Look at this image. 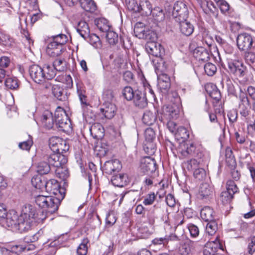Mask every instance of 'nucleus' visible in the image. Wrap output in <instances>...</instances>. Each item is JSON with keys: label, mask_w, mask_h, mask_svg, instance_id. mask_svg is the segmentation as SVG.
<instances>
[{"label": "nucleus", "mask_w": 255, "mask_h": 255, "mask_svg": "<svg viewBox=\"0 0 255 255\" xmlns=\"http://www.w3.org/2000/svg\"><path fill=\"white\" fill-rule=\"evenodd\" d=\"M123 79L128 83H131L133 82V75L130 71H126L123 74Z\"/></svg>", "instance_id": "64"}, {"label": "nucleus", "mask_w": 255, "mask_h": 255, "mask_svg": "<svg viewBox=\"0 0 255 255\" xmlns=\"http://www.w3.org/2000/svg\"><path fill=\"white\" fill-rule=\"evenodd\" d=\"M121 168V162L118 159L107 161L103 167L104 171L108 174H111L114 172L118 171Z\"/></svg>", "instance_id": "14"}, {"label": "nucleus", "mask_w": 255, "mask_h": 255, "mask_svg": "<svg viewBox=\"0 0 255 255\" xmlns=\"http://www.w3.org/2000/svg\"><path fill=\"white\" fill-rule=\"evenodd\" d=\"M88 242H83L80 244L77 250L78 255H86L88 251Z\"/></svg>", "instance_id": "61"}, {"label": "nucleus", "mask_w": 255, "mask_h": 255, "mask_svg": "<svg viewBox=\"0 0 255 255\" xmlns=\"http://www.w3.org/2000/svg\"><path fill=\"white\" fill-rule=\"evenodd\" d=\"M104 128L100 124H95L91 126L90 132L96 137H101L103 133Z\"/></svg>", "instance_id": "45"}, {"label": "nucleus", "mask_w": 255, "mask_h": 255, "mask_svg": "<svg viewBox=\"0 0 255 255\" xmlns=\"http://www.w3.org/2000/svg\"><path fill=\"white\" fill-rule=\"evenodd\" d=\"M177 21L179 23L180 30L183 34L189 36L192 34L194 31V26L190 22L187 21L186 19L179 20Z\"/></svg>", "instance_id": "20"}, {"label": "nucleus", "mask_w": 255, "mask_h": 255, "mask_svg": "<svg viewBox=\"0 0 255 255\" xmlns=\"http://www.w3.org/2000/svg\"><path fill=\"white\" fill-rule=\"evenodd\" d=\"M42 68L44 73L45 81L51 80L55 76L56 71L53 65L46 64L43 65Z\"/></svg>", "instance_id": "31"}, {"label": "nucleus", "mask_w": 255, "mask_h": 255, "mask_svg": "<svg viewBox=\"0 0 255 255\" xmlns=\"http://www.w3.org/2000/svg\"><path fill=\"white\" fill-rule=\"evenodd\" d=\"M145 49L149 54L155 57H160L164 52L160 43L153 41L147 42L145 45Z\"/></svg>", "instance_id": "10"}, {"label": "nucleus", "mask_w": 255, "mask_h": 255, "mask_svg": "<svg viewBox=\"0 0 255 255\" xmlns=\"http://www.w3.org/2000/svg\"><path fill=\"white\" fill-rule=\"evenodd\" d=\"M5 85L8 89H16L18 87L17 80L15 78H7L5 81Z\"/></svg>", "instance_id": "51"}, {"label": "nucleus", "mask_w": 255, "mask_h": 255, "mask_svg": "<svg viewBox=\"0 0 255 255\" xmlns=\"http://www.w3.org/2000/svg\"><path fill=\"white\" fill-rule=\"evenodd\" d=\"M223 240L209 241L205 245L204 250V255H215L218 250L223 251Z\"/></svg>", "instance_id": "6"}, {"label": "nucleus", "mask_w": 255, "mask_h": 255, "mask_svg": "<svg viewBox=\"0 0 255 255\" xmlns=\"http://www.w3.org/2000/svg\"><path fill=\"white\" fill-rule=\"evenodd\" d=\"M51 168L49 164L45 161H41L38 163L36 167V171L39 174L44 175L49 173Z\"/></svg>", "instance_id": "37"}, {"label": "nucleus", "mask_w": 255, "mask_h": 255, "mask_svg": "<svg viewBox=\"0 0 255 255\" xmlns=\"http://www.w3.org/2000/svg\"><path fill=\"white\" fill-rule=\"evenodd\" d=\"M111 182L114 186L122 187L127 185L129 180L127 174L120 173L113 176Z\"/></svg>", "instance_id": "17"}, {"label": "nucleus", "mask_w": 255, "mask_h": 255, "mask_svg": "<svg viewBox=\"0 0 255 255\" xmlns=\"http://www.w3.org/2000/svg\"><path fill=\"white\" fill-rule=\"evenodd\" d=\"M64 115L67 116L65 111L60 107H57L54 113V121L56 125L63 121L64 119Z\"/></svg>", "instance_id": "42"}, {"label": "nucleus", "mask_w": 255, "mask_h": 255, "mask_svg": "<svg viewBox=\"0 0 255 255\" xmlns=\"http://www.w3.org/2000/svg\"><path fill=\"white\" fill-rule=\"evenodd\" d=\"M233 195L231 193L225 191L222 192L221 195V200L223 204H225L229 203L233 198Z\"/></svg>", "instance_id": "60"}, {"label": "nucleus", "mask_w": 255, "mask_h": 255, "mask_svg": "<svg viewBox=\"0 0 255 255\" xmlns=\"http://www.w3.org/2000/svg\"><path fill=\"white\" fill-rule=\"evenodd\" d=\"M155 10L156 9H152V5L149 1H145L142 4L140 3L138 12L142 15L148 16L152 14L153 16H155L157 15Z\"/></svg>", "instance_id": "23"}, {"label": "nucleus", "mask_w": 255, "mask_h": 255, "mask_svg": "<svg viewBox=\"0 0 255 255\" xmlns=\"http://www.w3.org/2000/svg\"><path fill=\"white\" fill-rule=\"evenodd\" d=\"M193 55L198 60L203 61H208L210 57L208 51L202 47L195 48L193 51Z\"/></svg>", "instance_id": "25"}, {"label": "nucleus", "mask_w": 255, "mask_h": 255, "mask_svg": "<svg viewBox=\"0 0 255 255\" xmlns=\"http://www.w3.org/2000/svg\"><path fill=\"white\" fill-rule=\"evenodd\" d=\"M201 7L206 14L209 15L210 16L217 17L218 11L212 1L204 0L202 2Z\"/></svg>", "instance_id": "22"}, {"label": "nucleus", "mask_w": 255, "mask_h": 255, "mask_svg": "<svg viewBox=\"0 0 255 255\" xmlns=\"http://www.w3.org/2000/svg\"><path fill=\"white\" fill-rule=\"evenodd\" d=\"M46 182L42 181L40 177H33L31 179V183L35 188L42 189L45 186Z\"/></svg>", "instance_id": "55"}, {"label": "nucleus", "mask_w": 255, "mask_h": 255, "mask_svg": "<svg viewBox=\"0 0 255 255\" xmlns=\"http://www.w3.org/2000/svg\"><path fill=\"white\" fill-rule=\"evenodd\" d=\"M64 120L63 121L59 123L56 125L60 128V130L66 131L69 130L71 127V123L68 116L64 115Z\"/></svg>", "instance_id": "52"}, {"label": "nucleus", "mask_w": 255, "mask_h": 255, "mask_svg": "<svg viewBox=\"0 0 255 255\" xmlns=\"http://www.w3.org/2000/svg\"><path fill=\"white\" fill-rule=\"evenodd\" d=\"M237 43L240 50L248 51L253 46V37L251 34L246 32L240 33L237 36Z\"/></svg>", "instance_id": "5"}, {"label": "nucleus", "mask_w": 255, "mask_h": 255, "mask_svg": "<svg viewBox=\"0 0 255 255\" xmlns=\"http://www.w3.org/2000/svg\"><path fill=\"white\" fill-rule=\"evenodd\" d=\"M156 196L154 193H150L147 194L143 201L144 205L148 206L152 205L155 201Z\"/></svg>", "instance_id": "62"}, {"label": "nucleus", "mask_w": 255, "mask_h": 255, "mask_svg": "<svg viewBox=\"0 0 255 255\" xmlns=\"http://www.w3.org/2000/svg\"><path fill=\"white\" fill-rule=\"evenodd\" d=\"M158 86L161 91H167L170 88V79L166 74L162 73L158 76Z\"/></svg>", "instance_id": "19"}, {"label": "nucleus", "mask_w": 255, "mask_h": 255, "mask_svg": "<svg viewBox=\"0 0 255 255\" xmlns=\"http://www.w3.org/2000/svg\"><path fill=\"white\" fill-rule=\"evenodd\" d=\"M122 94L126 99L130 101L134 96V91L131 87L126 86L123 90Z\"/></svg>", "instance_id": "50"}, {"label": "nucleus", "mask_w": 255, "mask_h": 255, "mask_svg": "<svg viewBox=\"0 0 255 255\" xmlns=\"http://www.w3.org/2000/svg\"><path fill=\"white\" fill-rule=\"evenodd\" d=\"M196 149L195 145L193 143L189 141L181 143L178 150L181 156L185 158L190 155H195Z\"/></svg>", "instance_id": "12"}, {"label": "nucleus", "mask_w": 255, "mask_h": 255, "mask_svg": "<svg viewBox=\"0 0 255 255\" xmlns=\"http://www.w3.org/2000/svg\"><path fill=\"white\" fill-rule=\"evenodd\" d=\"M87 222L92 228H94L99 227L101 224L99 215L94 213L89 214Z\"/></svg>", "instance_id": "36"}, {"label": "nucleus", "mask_w": 255, "mask_h": 255, "mask_svg": "<svg viewBox=\"0 0 255 255\" xmlns=\"http://www.w3.org/2000/svg\"><path fill=\"white\" fill-rule=\"evenodd\" d=\"M77 94L82 104L87 105L85 87L81 83H76Z\"/></svg>", "instance_id": "33"}, {"label": "nucleus", "mask_w": 255, "mask_h": 255, "mask_svg": "<svg viewBox=\"0 0 255 255\" xmlns=\"http://www.w3.org/2000/svg\"><path fill=\"white\" fill-rule=\"evenodd\" d=\"M41 122L42 125L46 128H52L54 123L52 113L48 110L44 111L42 115Z\"/></svg>", "instance_id": "16"}, {"label": "nucleus", "mask_w": 255, "mask_h": 255, "mask_svg": "<svg viewBox=\"0 0 255 255\" xmlns=\"http://www.w3.org/2000/svg\"><path fill=\"white\" fill-rule=\"evenodd\" d=\"M193 176L197 181H201L206 178L207 173L204 168H198L194 171Z\"/></svg>", "instance_id": "43"}, {"label": "nucleus", "mask_w": 255, "mask_h": 255, "mask_svg": "<svg viewBox=\"0 0 255 255\" xmlns=\"http://www.w3.org/2000/svg\"><path fill=\"white\" fill-rule=\"evenodd\" d=\"M213 189L207 183H202L199 188L198 196L201 199H206L213 194Z\"/></svg>", "instance_id": "18"}, {"label": "nucleus", "mask_w": 255, "mask_h": 255, "mask_svg": "<svg viewBox=\"0 0 255 255\" xmlns=\"http://www.w3.org/2000/svg\"><path fill=\"white\" fill-rule=\"evenodd\" d=\"M117 221V218L113 212L108 213L106 219V223L107 226L111 227L114 225Z\"/></svg>", "instance_id": "58"}, {"label": "nucleus", "mask_w": 255, "mask_h": 255, "mask_svg": "<svg viewBox=\"0 0 255 255\" xmlns=\"http://www.w3.org/2000/svg\"><path fill=\"white\" fill-rule=\"evenodd\" d=\"M97 28L103 32H107L110 30V27L105 19H98L96 21Z\"/></svg>", "instance_id": "44"}, {"label": "nucleus", "mask_w": 255, "mask_h": 255, "mask_svg": "<svg viewBox=\"0 0 255 255\" xmlns=\"http://www.w3.org/2000/svg\"><path fill=\"white\" fill-rule=\"evenodd\" d=\"M63 48L52 41L48 43L46 48V53L51 57H56L60 55Z\"/></svg>", "instance_id": "24"}, {"label": "nucleus", "mask_w": 255, "mask_h": 255, "mask_svg": "<svg viewBox=\"0 0 255 255\" xmlns=\"http://www.w3.org/2000/svg\"><path fill=\"white\" fill-rule=\"evenodd\" d=\"M61 142H63V139L59 137L53 136L49 138V146L53 152H55L58 149L57 148Z\"/></svg>", "instance_id": "39"}, {"label": "nucleus", "mask_w": 255, "mask_h": 255, "mask_svg": "<svg viewBox=\"0 0 255 255\" xmlns=\"http://www.w3.org/2000/svg\"><path fill=\"white\" fill-rule=\"evenodd\" d=\"M188 15V10L186 4L182 1H177L173 7L172 16L176 21L185 20Z\"/></svg>", "instance_id": "4"}, {"label": "nucleus", "mask_w": 255, "mask_h": 255, "mask_svg": "<svg viewBox=\"0 0 255 255\" xmlns=\"http://www.w3.org/2000/svg\"><path fill=\"white\" fill-rule=\"evenodd\" d=\"M226 191L233 195L238 192V188L234 181L229 180L227 182Z\"/></svg>", "instance_id": "56"}, {"label": "nucleus", "mask_w": 255, "mask_h": 255, "mask_svg": "<svg viewBox=\"0 0 255 255\" xmlns=\"http://www.w3.org/2000/svg\"><path fill=\"white\" fill-rule=\"evenodd\" d=\"M241 93L239 96L240 103L239 104V111L241 119L246 122L253 117L254 114H252L251 109V104L248 97L243 92L241 89Z\"/></svg>", "instance_id": "3"}, {"label": "nucleus", "mask_w": 255, "mask_h": 255, "mask_svg": "<svg viewBox=\"0 0 255 255\" xmlns=\"http://www.w3.org/2000/svg\"><path fill=\"white\" fill-rule=\"evenodd\" d=\"M77 30L81 37L85 39L90 36V31L89 26L85 21L81 20L79 22L77 27Z\"/></svg>", "instance_id": "27"}, {"label": "nucleus", "mask_w": 255, "mask_h": 255, "mask_svg": "<svg viewBox=\"0 0 255 255\" xmlns=\"http://www.w3.org/2000/svg\"><path fill=\"white\" fill-rule=\"evenodd\" d=\"M156 163L155 160L149 156H146L141 159L140 169L142 172L147 174L154 172L156 170Z\"/></svg>", "instance_id": "8"}, {"label": "nucleus", "mask_w": 255, "mask_h": 255, "mask_svg": "<svg viewBox=\"0 0 255 255\" xmlns=\"http://www.w3.org/2000/svg\"><path fill=\"white\" fill-rule=\"evenodd\" d=\"M204 70L207 75L212 76L216 73L217 67L214 64L208 62L205 64Z\"/></svg>", "instance_id": "54"}, {"label": "nucleus", "mask_w": 255, "mask_h": 255, "mask_svg": "<svg viewBox=\"0 0 255 255\" xmlns=\"http://www.w3.org/2000/svg\"><path fill=\"white\" fill-rule=\"evenodd\" d=\"M194 157L199 159L200 162L206 161L208 159V155L207 153L202 147H196L195 150V154L193 155Z\"/></svg>", "instance_id": "46"}, {"label": "nucleus", "mask_w": 255, "mask_h": 255, "mask_svg": "<svg viewBox=\"0 0 255 255\" xmlns=\"http://www.w3.org/2000/svg\"><path fill=\"white\" fill-rule=\"evenodd\" d=\"M29 72L31 78L35 83L41 84L45 82L43 68L39 65L34 64L30 66Z\"/></svg>", "instance_id": "9"}, {"label": "nucleus", "mask_w": 255, "mask_h": 255, "mask_svg": "<svg viewBox=\"0 0 255 255\" xmlns=\"http://www.w3.org/2000/svg\"><path fill=\"white\" fill-rule=\"evenodd\" d=\"M214 212L212 209L208 206L204 207L200 212L201 217L205 222H209L214 220Z\"/></svg>", "instance_id": "29"}, {"label": "nucleus", "mask_w": 255, "mask_h": 255, "mask_svg": "<svg viewBox=\"0 0 255 255\" xmlns=\"http://www.w3.org/2000/svg\"><path fill=\"white\" fill-rule=\"evenodd\" d=\"M132 100L134 105L139 108H144L147 105L145 94L139 90L134 91V96Z\"/></svg>", "instance_id": "15"}, {"label": "nucleus", "mask_w": 255, "mask_h": 255, "mask_svg": "<svg viewBox=\"0 0 255 255\" xmlns=\"http://www.w3.org/2000/svg\"><path fill=\"white\" fill-rule=\"evenodd\" d=\"M125 2L129 10L135 13L139 12L140 3L136 0H126Z\"/></svg>", "instance_id": "40"}, {"label": "nucleus", "mask_w": 255, "mask_h": 255, "mask_svg": "<svg viewBox=\"0 0 255 255\" xmlns=\"http://www.w3.org/2000/svg\"><path fill=\"white\" fill-rule=\"evenodd\" d=\"M191 240H182L178 247V252L181 255H187L191 251Z\"/></svg>", "instance_id": "34"}, {"label": "nucleus", "mask_w": 255, "mask_h": 255, "mask_svg": "<svg viewBox=\"0 0 255 255\" xmlns=\"http://www.w3.org/2000/svg\"><path fill=\"white\" fill-rule=\"evenodd\" d=\"M46 159L47 160L50 166H52L57 168L55 170L56 173L59 174L63 168H59V162L58 161V156L57 154V152H54V153L50 155H47L46 156Z\"/></svg>", "instance_id": "28"}, {"label": "nucleus", "mask_w": 255, "mask_h": 255, "mask_svg": "<svg viewBox=\"0 0 255 255\" xmlns=\"http://www.w3.org/2000/svg\"><path fill=\"white\" fill-rule=\"evenodd\" d=\"M81 7L86 11L94 12L96 9V5L93 0H80Z\"/></svg>", "instance_id": "35"}, {"label": "nucleus", "mask_w": 255, "mask_h": 255, "mask_svg": "<svg viewBox=\"0 0 255 255\" xmlns=\"http://www.w3.org/2000/svg\"><path fill=\"white\" fill-rule=\"evenodd\" d=\"M67 36L65 34H61L53 36L52 41L63 48V45L67 42Z\"/></svg>", "instance_id": "49"}, {"label": "nucleus", "mask_w": 255, "mask_h": 255, "mask_svg": "<svg viewBox=\"0 0 255 255\" xmlns=\"http://www.w3.org/2000/svg\"><path fill=\"white\" fill-rule=\"evenodd\" d=\"M145 152L148 155L153 154L156 151L155 145L152 142H146L143 146Z\"/></svg>", "instance_id": "57"}, {"label": "nucleus", "mask_w": 255, "mask_h": 255, "mask_svg": "<svg viewBox=\"0 0 255 255\" xmlns=\"http://www.w3.org/2000/svg\"><path fill=\"white\" fill-rule=\"evenodd\" d=\"M56 71L63 72L67 69V62L64 59H56L52 64Z\"/></svg>", "instance_id": "38"}, {"label": "nucleus", "mask_w": 255, "mask_h": 255, "mask_svg": "<svg viewBox=\"0 0 255 255\" xmlns=\"http://www.w3.org/2000/svg\"><path fill=\"white\" fill-rule=\"evenodd\" d=\"M228 65L229 71L235 76L242 77L245 75L246 68L241 61L231 60Z\"/></svg>", "instance_id": "7"}, {"label": "nucleus", "mask_w": 255, "mask_h": 255, "mask_svg": "<svg viewBox=\"0 0 255 255\" xmlns=\"http://www.w3.org/2000/svg\"><path fill=\"white\" fill-rule=\"evenodd\" d=\"M206 227V233L209 235V236H212L214 235L217 230V224L215 220L208 222Z\"/></svg>", "instance_id": "47"}, {"label": "nucleus", "mask_w": 255, "mask_h": 255, "mask_svg": "<svg viewBox=\"0 0 255 255\" xmlns=\"http://www.w3.org/2000/svg\"><path fill=\"white\" fill-rule=\"evenodd\" d=\"M35 202L40 207L45 209L46 212L52 214L56 212L60 204L59 197L47 195H38L35 197Z\"/></svg>", "instance_id": "2"}, {"label": "nucleus", "mask_w": 255, "mask_h": 255, "mask_svg": "<svg viewBox=\"0 0 255 255\" xmlns=\"http://www.w3.org/2000/svg\"><path fill=\"white\" fill-rule=\"evenodd\" d=\"M35 216V210L31 205H27L23 210V213L18 215L16 212L7 214L5 205L0 204V221L4 222L6 226L14 231L22 233L30 228L32 219Z\"/></svg>", "instance_id": "1"}, {"label": "nucleus", "mask_w": 255, "mask_h": 255, "mask_svg": "<svg viewBox=\"0 0 255 255\" xmlns=\"http://www.w3.org/2000/svg\"><path fill=\"white\" fill-rule=\"evenodd\" d=\"M156 116L155 112H152L151 111H145L142 116V122L146 125L151 126L156 121Z\"/></svg>", "instance_id": "30"}, {"label": "nucleus", "mask_w": 255, "mask_h": 255, "mask_svg": "<svg viewBox=\"0 0 255 255\" xmlns=\"http://www.w3.org/2000/svg\"><path fill=\"white\" fill-rule=\"evenodd\" d=\"M178 113V108L175 105H168L163 107L162 114L167 120L177 119Z\"/></svg>", "instance_id": "11"}, {"label": "nucleus", "mask_w": 255, "mask_h": 255, "mask_svg": "<svg viewBox=\"0 0 255 255\" xmlns=\"http://www.w3.org/2000/svg\"><path fill=\"white\" fill-rule=\"evenodd\" d=\"M155 132L152 128H148L144 131L146 142H152L155 138Z\"/></svg>", "instance_id": "53"}, {"label": "nucleus", "mask_w": 255, "mask_h": 255, "mask_svg": "<svg viewBox=\"0 0 255 255\" xmlns=\"http://www.w3.org/2000/svg\"><path fill=\"white\" fill-rule=\"evenodd\" d=\"M200 161H197V159H192L187 162V169L188 170L194 171L198 168V165Z\"/></svg>", "instance_id": "59"}, {"label": "nucleus", "mask_w": 255, "mask_h": 255, "mask_svg": "<svg viewBox=\"0 0 255 255\" xmlns=\"http://www.w3.org/2000/svg\"><path fill=\"white\" fill-rule=\"evenodd\" d=\"M44 188L46 191L50 194L58 196L59 194L61 196V199L64 198L60 191V187L59 183L55 179H50L46 182Z\"/></svg>", "instance_id": "13"}, {"label": "nucleus", "mask_w": 255, "mask_h": 255, "mask_svg": "<svg viewBox=\"0 0 255 255\" xmlns=\"http://www.w3.org/2000/svg\"><path fill=\"white\" fill-rule=\"evenodd\" d=\"M163 241V240H152V243L150 245V248L155 251L160 250L164 246Z\"/></svg>", "instance_id": "63"}, {"label": "nucleus", "mask_w": 255, "mask_h": 255, "mask_svg": "<svg viewBox=\"0 0 255 255\" xmlns=\"http://www.w3.org/2000/svg\"><path fill=\"white\" fill-rule=\"evenodd\" d=\"M104 106V107L100 109L102 114L106 118L109 119L113 118L115 115L116 110L115 105L111 103H107Z\"/></svg>", "instance_id": "21"}, {"label": "nucleus", "mask_w": 255, "mask_h": 255, "mask_svg": "<svg viewBox=\"0 0 255 255\" xmlns=\"http://www.w3.org/2000/svg\"><path fill=\"white\" fill-rule=\"evenodd\" d=\"M52 94L58 100L64 101L67 99L64 89L58 85H53L52 87Z\"/></svg>", "instance_id": "32"}, {"label": "nucleus", "mask_w": 255, "mask_h": 255, "mask_svg": "<svg viewBox=\"0 0 255 255\" xmlns=\"http://www.w3.org/2000/svg\"><path fill=\"white\" fill-rule=\"evenodd\" d=\"M106 37L107 41L111 45L115 44L118 40V34L114 31L110 30L106 32Z\"/></svg>", "instance_id": "48"}, {"label": "nucleus", "mask_w": 255, "mask_h": 255, "mask_svg": "<svg viewBox=\"0 0 255 255\" xmlns=\"http://www.w3.org/2000/svg\"><path fill=\"white\" fill-rule=\"evenodd\" d=\"M175 135L177 138H180L184 140L188 138L189 136V133L188 130L185 128L180 127L177 128Z\"/></svg>", "instance_id": "41"}, {"label": "nucleus", "mask_w": 255, "mask_h": 255, "mask_svg": "<svg viewBox=\"0 0 255 255\" xmlns=\"http://www.w3.org/2000/svg\"><path fill=\"white\" fill-rule=\"evenodd\" d=\"M206 91L210 96L216 102H219L221 98L220 91L216 86L213 84H209L206 87Z\"/></svg>", "instance_id": "26"}]
</instances>
